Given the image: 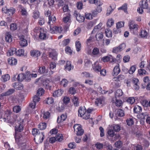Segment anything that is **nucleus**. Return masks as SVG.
<instances>
[{"instance_id": "nucleus-32", "label": "nucleus", "mask_w": 150, "mask_h": 150, "mask_svg": "<svg viewBox=\"0 0 150 150\" xmlns=\"http://www.w3.org/2000/svg\"><path fill=\"white\" fill-rule=\"evenodd\" d=\"M77 52H79L81 49V45L79 41H76L75 42Z\"/></svg>"}, {"instance_id": "nucleus-7", "label": "nucleus", "mask_w": 150, "mask_h": 150, "mask_svg": "<svg viewBox=\"0 0 150 150\" xmlns=\"http://www.w3.org/2000/svg\"><path fill=\"white\" fill-rule=\"evenodd\" d=\"M38 72L40 74L46 75V74L47 73V69H46L45 66L39 67Z\"/></svg>"}, {"instance_id": "nucleus-4", "label": "nucleus", "mask_w": 150, "mask_h": 150, "mask_svg": "<svg viewBox=\"0 0 150 150\" xmlns=\"http://www.w3.org/2000/svg\"><path fill=\"white\" fill-rule=\"evenodd\" d=\"M74 15L76 18L77 20L79 23H82L84 21L85 19L84 17L81 16L76 11H75Z\"/></svg>"}, {"instance_id": "nucleus-14", "label": "nucleus", "mask_w": 150, "mask_h": 150, "mask_svg": "<svg viewBox=\"0 0 150 150\" xmlns=\"http://www.w3.org/2000/svg\"><path fill=\"white\" fill-rule=\"evenodd\" d=\"M120 69L119 66H116L114 68L112 72V75L113 76H117L120 72Z\"/></svg>"}, {"instance_id": "nucleus-59", "label": "nucleus", "mask_w": 150, "mask_h": 150, "mask_svg": "<svg viewBox=\"0 0 150 150\" xmlns=\"http://www.w3.org/2000/svg\"><path fill=\"white\" fill-rule=\"evenodd\" d=\"M69 91L70 93L74 94L76 93V90L74 87H71L69 89Z\"/></svg>"}, {"instance_id": "nucleus-24", "label": "nucleus", "mask_w": 150, "mask_h": 150, "mask_svg": "<svg viewBox=\"0 0 150 150\" xmlns=\"http://www.w3.org/2000/svg\"><path fill=\"white\" fill-rule=\"evenodd\" d=\"M5 40L8 42H10L12 41L11 35L9 33H6L5 37Z\"/></svg>"}, {"instance_id": "nucleus-13", "label": "nucleus", "mask_w": 150, "mask_h": 150, "mask_svg": "<svg viewBox=\"0 0 150 150\" xmlns=\"http://www.w3.org/2000/svg\"><path fill=\"white\" fill-rule=\"evenodd\" d=\"M8 64L11 65H16L17 64V60L13 57L9 58L8 59Z\"/></svg>"}, {"instance_id": "nucleus-23", "label": "nucleus", "mask_w": 150, "mask_h": 150, "mask_svg": "<svg viewBox=\"0 0 150 150\" xmlns=\"http://www.w3.org/2000/svg\"><path fill=\"white\" fill-rule=\"evenodd\" d=\"M140 4V7L143 9H147L148 7V4L146 1H142Z\"/></svg>"}, {"instance_id": "nucleus-11", "label": "nucleus", "mask_w": 150, "mask_h": 150, "mask_svg": "<svg viewBox=\"0 0 150 150\" xmlns=\"http://www.w3.org/2000/svg\"><path fill=\"white\" fill-rule=\"evenodd\" d=\"M63 92V91L62 90L59 89L53 93L52 96L55 97H59L62 95Z\"/></svg>"}, {"instance_id": "nucleus-56", "label": "nucleus", "mask_w": 150, "mask_h": 150, "mask_svg": "<svg viewBox=\"0 0 150 150\" xmlns=\"http://www.w3.org/2000/svg\"><path fill=\"white\" fill-rule=\"evenodd\" d=\"M50 113L48 112H44L43 117L44 119H47L50 116Z\"/></svg>"}, {"instance_id": "nucleus-6", "label": "nucleus", "mask_w": 150, "mask_h": 150, "mask_svg": "<svg viewBox=\"0 0 150 150\" xmlns=\"http://www.w3.org/2000/svg\"><path fill=\"white\" fill-rule=\"evenodd\" d=\"M20 39H21V41L20 43L21 47H25L28 45L27 40L24 38V36L23 35H21Z\"/></svg>"}, {"instance_id": "nucleus-29", "label": "nucleus", "mask_w": 150, "mask_h": 150, "mask_svg": "<svg viewBox=\"0 0 150 150\" xmlns=\"http://www.w3.org/2000/svg\"><path fill=\"white\" fill-rule=\"evenodd\" d=\"M10 78L9 75L8 74H7L2 76L1 80L2 81L4 82L8 80Z\"/></svg>"}, {"instance_id": "nucleus-19", "label": "nucleus", "mask_w": 150, "mask_h": 150, "mask_svg": "<svg viewBox=\"0 0 150 150\" xmlns=\"http://www.w3.org/2000/svg\"><path fill=\"white\" fill-rule=\"evenodd\" d=\"M15 91V90L13 89H9L7 91L2 93L1 95L2 96H9L13 93Z\"/></svg>"}, {"instance_id": "nucleus-20", "label": "nucleus", "mask_w": 150, "mask_h": 150, "mask_svg": "<svg viewBox=\"0 0 150 150\" xmlns=\"http://www.w3.org/2000/svg\"><path fill=\"white\" fill-rule=\"evenodd\" d=\"M78 112V116L80 115V117H82L84 115L86 110L85 108L81 107L79 108Z\"/></svg>"}, {"instance_id": "nucleus-40", "label": "nucleus", "mask_w": 150, "mask_h": 150, "mask_svg": "<svg viewBox=\"0 0 150 150\" xmlns=\"http://www.w3.org/2000/svg\"><path fill=\"white\" fill-rule=\"evenodd\" d=\"M135 101L134 98L132 97H129L127 100V102L131 104H133L135 102Z\"/></svg>"}, {"instance_id": "nucleus-15", "label": "nucleus", "mask_w": 150, "mask_h": 150, "mask_svg": "<svg viewBox=\"0 0 150 150\" xmlns=\"http://www.w3.org/2000/svg\"><path fill=\"white\" fill-rule=\"evenodd\" d=\"M30 54L32 56L35 57H38L40 55V52L36 50H31L30 52Z\"/></svg>"}, {"instance_id": "nucleus-8", "label": "nucleus", "mask_w": 150, "mask_h": 150, "mask_svg": "<svg viewBox=\"0 0 150 150\" xmlns=\"http://www.w3.org/2000/svg\"><path fill=\"white\" fill-rule=\"evenodd\" d=\"M132 82L134 84L135 89L136 90H139V80L137 78H134L132 80Z\"/></svg>"}, {"instance_id": "nucleus-45", "label": "nucleus", "mask_w": 150, "mask_h": 150, "mask_svg": "<svg viewBox=\"0 0 150 150\" xmlns=\"http://www.w3.org/2000/svg\"><path fill=\"white\" fill-rule=\"evenodd\" d=\"M68 81L65 79H63L61 82V84L63 87H65L68 84Z\"/></svg>"}, {"instance_id": "nucleus-37", "label": "nucleus", "mask_w": 150, "mask_h": 150, "mask_svg": "<svg viewBox=\"0 0 150 150\" xmlns=\"http://www.w3.org/2000/svg\"><path fill=\"white\" fill-rule=\"evenodd\" d=\"M24 52V50L20 49L16 51V54L18 56H20L21 55H23Z\"/></svg>"}, {"instance_id": "nucleus-52", "label": "nucleus", "mask_w": 150, "mask_h": 150, "mask_svg": "<svg viewBox=\"0 0 150 150\" xmlns=\"http://www.w3.org/2000/svg\"><path fill=\"white\" fill-rule=\"evenodd\" d=\"M118 10H122L125 12L127 11V5L126 4H124L121 7H119L118 8Z\"/></svg>"}, {"instance_id": "nucleus-17", "label": "nucleus", "mask_w": 150, "mask_h": 150, "mask_svg": "<svg viewBox=\"0 0 150 150\" xmlns=\"http://www.w3.org/2000/svg\"><path fill=\"white\" fill-rule=\"evenodd\" d=\"M67 117V115L65 114H63L61 115L60 117H59L57 119V122L58 123L62 122L64 121Z\"/></svg>"}, {"instance_id": "nucleus-57", "label": "nucleus", "mask_w": 150, "mask_h": 150, "mask_svg": "<svg viewBox=\"0 0 150 150\" xmlns=\"http://www.w3.org/2000/svg\"><path fill=\"white\" fill-rule=\"evenodd\" d=\"M126 122L127 125L129 126H131L134 124L133 120L132 118H130L129 119H127L126 120Z\"/></svg>"}, {"instance_id": "nucleus-49", "label": "nucleus", "mask_w": 150, "mask_h": 150, "mask_svg": "<svg viewBox=\"0 0 150 150\" xmlns=\"http://www.w3.org/2000/svg\"><path fill=\"white\" fill-rule=\"evenodd\" d=\"M44 90L43 88H40L38 90L37 95L38 96H41L44 93Z\"/></svg>"}, {"instance_id": "nucleus-38", "label": "nucleus", "mask_w": 150, "mask_h": 150, "mask_svg": "<svg viewBox=\"0 0 150 150\" xmlns=\"http://www.w3.org/2000/svg\"><path fill=\"white\" fill-rule=\"evenodd\" d=\"M39 133H40L39 132V130L38 129L36 128L33 129L32 130V134L35 137L36 135L39 134Z\"/></svg>"}, {"instance_id": "nucleus-62", "label": "nucleus", "mask_w": 150, "mask_h": 150, "mask_svg": "<svg viewBox=\"0 0 150 150\" xmlns=\"http://www.w3.org/2000/svg\"><path fill=\"white\" fill-rule=\"evenodd\" d=\"M17 28V25L16 23H12L10 25V29L12 30H15Z\"/></svg>"}, {"instance_id": "nucleus-46", "label": "nucleus", "mask_w": 150, "mask_h": 150, "mask_svg": "<svg viewBox=\"0 0 150 150\" xmlns=\"http://www.w3.org/2000/svg\"><path fill=\"white\" fill-rule=\"evenodd\" d=\"M105 33L107 37L109 38L112 36V32L111 31L106 29L105 30Z\"/></svg>"}, {"instance_id": "nucleus-44", "label": "nucleus", "mask_w": 150, "mask_h": 150, "mask_svg": "<svg viewBox=\"0 0 150 150\" xmlns=\"http://www.w3.org/2000/svg\"><path fill=\"white\" fill-rule=\"evenodd\" d=\"M95 146L97 149L100 150L103 148V144L102 143L97 142L95 144Z\"/></svg>"}, {"instance_id": "nucleus-63", "label": "nucleus", "mask_w": 150, "mask_h": 150, "mask_svg": "<svg viewBox=\"0 0 150 150\" xmlns=\"http://www.w3.org/2000/svg\"><path fill=\"white\" fill-rule=\"evenodd\" d=\"M68 146L71 149H74L76 146V143L74 142L70 143L68 144Z\"/></svg>"}, {"instance_id": "nucleus-10", "label": "nucleus", "mask_w": 150, "mask_h": 150, "mask_svg": "<svg viewBox=\"0 0 150 150\" xmlns=\"http://www.w3.org/2000/svg\"><path fill=\"white\" fill-rule=\"evenodd\" d=\"M12 86L15 89L17 90H22L23 88V85L18 83H15L12 84Z\"/></svg>"}, {"instance_id": "nucleus-54", "label": "nucleus", "mask_w": 150, "mask_h": 150, "mask_svg": "<svg viewBox=\"0 0 150 150\" xmlns=\"http://www.w3.org/2000/svg\"><path fill=\"white\" fill-rule=\"evenodd\" d=\"M39 96L36 95L34 96L33 97V100L34 103H37L39 101L40 99V98Z\"/></svg>"}, {"instance_id": "nucleus-61", "label": "nucleus", "mask_w": 150, "mask_h": 150, "mask_svg": "<svg viewBox=\"0 0 150 150\" xmlns=\"http://www.w3.org/2000/svg\"><path fill=\"white\" fill-rule=\"evenodd\" d=\"M33 17L35 19L38 18L39 16V13L38 11H35L33 12Z\"/></svg>"}, {"instance_id": "nucleus-47", "label": "nucleus", "mask_w": 150, "mask_h": 150, "mask_svg": "<svg viewBox=\"0 0 150 150\" xmlns=\"http://www.w3.org/2000/svg\"><path fill=\"white\" fill-rule=\"evenodd\" d=\"M62 134H58L55 136L57 141L59 142H61L63 139V137L62 136Z\"/></svg>"}, {"instance_id": "nucleus-9", "label": "nucleus", "mask_w": 150, "mask_h": 150, "mask_svg": "<svg viewBox=\"0 0 150 150\" xmlns=\"http://www.w3.org/2000/svg\"><path fill=\"white\" fill-rule=\"evenodd\" d=\"M49 56L53 60L55 61L57 59V53L55 50H53L51 52H49Z\"/></svg>"}, {"instance_id": "nucleus-31", "label": "nucleus", "mask_w": 150, "mask_h": 150, "mask_svg": "<svg viewBox=\"0 0 150 150\" xmlns=\"http://www.w3.org/2000/svg\"><path fill=\"white\" fill-rule=\"evenodd\" d=\"M47 127V124L45 123H40L38 126V127L40 130L45 129Z\"/></svg>"}, {"instance_id": "nucleus-3", "label": "nucleus", "mask_w": 150, "mask_h": 150, "mask_svg": "<svg viewBox=\"0 0 150 150\" xmlns=\"http://www.w3.org/2000/svg\"><path fill=\"white\" fill-rule=\"evenodd\" d=\"M44 138V133H39V134L36 135L34 138V140L37 144L42 143Z\"/></svg>"}, {"instance_id": "nucleus-58", "label": "nucleus", "mask_w": 150, "mask_h": 150, "mask_svg": "<svg viewBox=\"0 0 150 150\" xmlns=\"http://www.w3.org/2000/svg\"><path fill=\"white\" fill-rule=\"evenodd\" d=\"M114 130L111 129L109 130L108 131V134L109 136L111 137H113L115 135Z\"/></svg>"}, {"instance_id": "nucleus-21", "label": "nucleus", "mask_w": 150, "mask_h": 150, "mask_svg": "<svg viewBox=\"0 0 150 150\" xmlns=\"http://www.w3.org/2000/svg\"><path fill=\"white\" fill-rule=\"evenodd\" d=\"M16 49L14 48H12L8 51L7 54V55L10 56L12 55L16 54Z\"/></svg>"}, {"instance_id": "nucleus-35", "label": "nucleus", "mask_w": 150, "mask_h": 150, "mask_svg": "<svg viewBox=\"0 0 150 150\" xmlns=\"http://www.w3.org/2000/svg\"><path fill=\"white\" fill-rule=\"evenodd\" d=\"M112 127L114 131L116 132H118L120 130V126L118 125L114 124Z\"/></svg>"}, {"instance_id": "nucleus-26", "label": "nucleus", "mask_w": 150, "mask_h": 150, "mask_svg": "<svg viewBox=\"0 0 150 150\" xmlns=\"http://www.w3.org/2000/svg\"><path fill=\"white\" fill-rule=\"evenodd\" d=\"M148 115V114L147 112H144L140 113L139 115H137V116L138 118L144 120L145 119V117H147Z\"/></svg>"}, {"instance_id": "nucleus-39", "label": "nucleus", "mask_w": 150, "mask_h": 150, "mask_svg": "<svg viewBox=\"0 0 150 150\" xmlns=\"http://www.w3.org/2000/svg\"><path fill=\"white\" fill-rule=\"evenodd\" d=\"M11 114V113H6L3 118L4 121H6V120H10L9 117Z\"/></svg>"}, {"instance_id": "nucleus-50", "label": "nucleus", "mask_w": 150, "mask_h": 150, "mask_svg": "<svg viewBox=\"0 0 150 150\" xmlns=\"http://www.w3.org/2000/svg\"><path fill=\"white\" fill-rule=\"evenodd\" d=\"M70 18V15L68 14L63 18V21L64 22L67 23L69 20Z\"/></svg>"}, {"instance_id": "nucleus-5", "label": "nucleus", "mask_w": 150, "mask_h": 150, "mask_svg": "<svg viewBox=\"0 0 150 150\" xmlns=\"http://www.w3.org/2000/svg\"><path fill=\"white\" fill-rule=\"evenodd\" d=\"M48 30L51 33H54V31L55 30L58 31L59 32H61L62 30V27H54L52 25H50V29L48 28Z\"/></svg>"}, {"instance_id": "nucleus-22", "label": "nucleus", "mask_w": 150, "mask_h": 150, "mask_svg": "<svg viewBox=\"0 0 150 150\" xmlns=\"http://www.w3.org/2000/svg\"><path fill=\"white\" fill-rule=\"evenodd\" d=\"M142 108L141 107L138 105H135L134 109L133 111L134 113H138L142 111Z\"/></svg>"}, {"instance_id": "nucleus-33", "label": "nucleus", "mask_w": 150, "mask_h": 150, "mask_svg": "<svg viewBox=\"0 0 150 150\" xmlns=\"http://www.w3.org/2000/svg\"><path fill=\"white\" fill-rule=\"evenodd\" d=\"M24 75L22 73L18 75L17 79L18 81H22L24 79Z\"/></svg>"}, {"instance_id": "nucleus-42", "label": "nucleus", "mask_w": 150, "mask_h": 150, "mask_svg": "<svg viewBox=\"0 0 150 150\" xmlns=\"http://www.w3.org/2000/svg\"><path fill=\"white\" fill-rule=\"evenodd\" d=\"M103 37V33H99L97 34L96 35V38L97 40L99 41L102 40Z\"/></svg>"}, {"instance_id": "nucleus-43", "label": "nucleus", "mask_w": 150, "mask_h": 150, "mask_svg": "<svg viewBox=\"0 0 150 150\" xmlns=\"http://www.w3.org/2000/svg\"><path fill=\"white\" fill-rule=\"evenodd\" d=\"M117 114L119 117H123L125 115V113L124 111L121 109H119L117 111Z\"/></svg>"}, {"instance_id": "nucleus-55", "label": "nucleus", "mask_w": 150, "mask_h": 150, "mask_svg": "<svg viewBox=\"0 0 150 150\" xmlns=\"http://www.w3.org/2000/svg\"><path fill=\"white\" fill-rule=\"evenodd\" d=\"M14 112L16 113L19 112L21 110L20 107L19 106H15L13 108Z\"/></svg>"}, {"instance_id": "nucleus-28", "label": "nucleus", "mask_w": 150, "mask_h": 150, "mask_svg": "<svg viewBox=\"0 0 150 150\" xmlns=\"http://www.w3.org/2000/svg\"><path fill=\"white\" fill-rule=\"evenodd\" d=\"M15 11V9L13 8L8 9L6 14L9 16H12L14 13Z\"/></svg>"}, {"instance_id": "nucleus-60", "label": "nucleus", "mask_w": 150, "mask_h": 150, "mask_svg": "<svg viewBox=\"0 0 150 150\" xmlns=\"http://www.w3.org/2000/svg\"><path fill=\"white\" fill-rule=\"evenodd\" d=\"M99 49L96 47L93 48L92 51V54L94 55H97L99 53Z\"/></svg>"}, {"instance_id": "nucleus-51", "label": "nucleus", "mask_w": 150, "mask_h": 150, "mask_svg": "<svg viewBox=\"0 0 150 150\" xmlns=\"http://www.w3.org/2000/svg\"><path fill=\"white\" fill-rule=\"evenodd\" d=\"M124 23L123 22H119L116 24V28H118L119 29L121 28L122 27H124Z\"/></svg>"}, {"instance_id": "nucleus-2", "label": "nucleus", "mask_w": 150, "mask_h": 150, "mask_svg": "<svg viewBox=\"0 0 150 150\" xmlns=\"http://www.w3.org/2000/svg\"><path fill=\"white\" fill-rule=\"evenodd\" d=\"M23 121L21 122H18L16 127H15V131L16 135L15 136L16 139V134L18 132H20L23 131V130L24 126L23 125Z\"/></svg>"}, {"instance_id": "nucleus-18", "label": "nucleus", "mask_w": 150, "mask_h": 150, "mask_svg": "<svg viewBox=\"0 0 150 150\" xmlns=\"http://www.w3.org/2000/svg\"><path fill=\"white\" fill-rule=\"evenodd\" d=\"M71 100L74 106L77 107L79 106V102L78 97L76 96H73Z\"/></svg>"}, {"instance_id": "nucleus-1", "label": "nucleus", "mask_w": 150, "mask_h": 150, "mask_svg": "<svg viewBox=\"0 0 150 150\" xmlns=\"http://www.w3.org/2000/svg\"><path fill=\"white\" fill-rule=\"evenodd\" d=\"M74 131L78 136H81L84 133V130L82 129L81 125L79 124H75L73 127Z\"/></svg>"}, {"instance_id": "nucleus-36", "label": "nucleus", "mask_w": 150, "mask_h": 150, "mask_svg": "<svg viewBox=\"0 0 150 150\" xmlns=\"http://www.w3.org/2000/svg\"><path fill=\"white\" fill-rule=\"evenodd\" d=\"M95 103V104L96 105H97L99 106L103 103V101L102 98H98L96 99Z\"/></svg>"}, {"instance_id": "nucleus-34", "label": "nucleus", "mask_w": 150, "mask_h": 150, "mask_svg": "<svg viewBox=\"0 0 150 150\" xmlns=\"http://www.w3.org/2000/svg\"><path fill=\"white\" fill-rule=\"evenodd\" d=\"M123 95V92L120 89L117 90L115 94V97L116 98L121 96Z\"/></svg>"}, {"instance_id": "nucleus-16", "label": "nucleus", "mask_w": 150, "mask_h": 150, "mask_svg": "<svg viewBox=\"0 0 150 150\" xmlns=\"http://www.w3.org/2000/svg\"><path fill=\"white\" fill-rule=\"evenodd\" d=\"M18 8H19L20 10H21V15L23 16H26L27 14V12L26 9L22 5H19Z\"/></svg>"}, {"instance_id": "nucleus-41", "label": "nucleus", "mask_w": 150, "mask_h": 150, "mask_svg": "<svg viewBox=\"0 0 150 150\" xmlns=\"http://www.w3.org/2000/svg\"><path fill=\"white\" fill-rule=\"evenodd\" d=\"M136 69V67L135 66H132L130 67L129 70L128 71V72H129V74H132L134 72Z\"/></svg>"}, {"instance_id": "nucleus-48", "label": "nucleus", "mask_w": 150, "mask_h": 150, "mask_svg": "<svg viewBox=\"0 0 150 150\" xmlns=\"http://www.w3.org/2000/svg\"><path fill=\"white\" fill-rule=\"evenodd\" d=\"M139 35L142 38H146L147 37V32L145 30H143L141 32Z\"/></svg>"}, {"instance_id": "nucleus-27", "label": "nucleus", "mask_w": 150, "mask_h": 150, "mask_svg": "<svg viewBox=\"0 0 150 150\" xmlns=\"http://www.w3.org/2000/svg\"><path fill=\"white\" fill-rule=\"evenodd\" d=\"M49 21L47 23L49 25V27H50V25H51V22H52V23H53L56 20V18L54 16H49Z\"/></svg>"}, {"instance_id": "nucleus-64", "label": "nucleus", "mask_w": 150, "mask_h": 150, "mask_svg": "<svg viewBox=\"0 0 150 150\" xmlns=\"http://www.w3.org/2000/svg\"><path fill=\"white\" fill-rule=\"evenodd\" d=\"M130 58V57L129 55H126L124 57L123 61L125 63L128 62L129 61Z\"/></svg>"}, {"instance_id": "nucleus-12", "label": "nucleus", "mask_w": 150, "mask_h": 150, "mask_svg": "<svg viewBox=\"0 0 150 150\" xmlns=\"http://www.w3.org/2000/svg\"><path fill=\"white\" fill-rule=\"evenodd\" d=\"M98 62H95L94 64L92 65L93 69L96 72H99L101 69V67L98 64Z\"/></svg>"}, {"instance_id": "nucleus-53", "label": "nucleus", "mask_w": 150, "mask_h": 150, "mask_svg": "<svg viewBox=\"0 0 150 150\" xmlns=\"http://www.w3.org/2000/svg\"><path fill=\"white\" fill-rule=\"evenodd\" d=\"M122 102L121 100L116 99L115 103L117 106L120 107L122 105Z\"/></svg>"}, {"instance_id": "nucleus-30", "label": "nucleus", "mask_w": 150, "mask_h": 150, "mask_svg": "<svg viewBox=\"0 0 150 150\" xmlns=\"http://www.w3.org/2000/svg\"><path fill=\"white\" fill-rule=\"evenodd\" d=\"M114 21L112 18H110L108 19L107 23V25L109 27H111L114 24Z\"/></svg>"}, {"instance_id": "nucleus-25", "label": "nucleus", "mask_w": 150, "mask_h": 150, "mask_svg": "<svg viewBox=\"0 0 150 150\" xmlns=\"http://www.w3.org/2000/svg\"><path fill=\"white\" fill-rule=\"evenodd\" d=\"M24 79H25L26 81H30L31 79V75L29 71L26 72L25 74L24 75Z\"/></svg>"}]
</instances>
